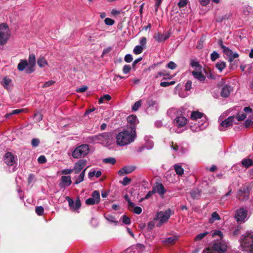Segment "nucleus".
Returning a JSON list of instances; mask_svg holds the SVG:
<instances>
[{"label": "nucleus", "instance_id": "8fccbe9b", "mask_svg": "<svg viewBox=\"0 0 253 253\" xmlns=\"http://www.w3.org/2000/svg\"><path fill=\"white\" fill-rule=\"evenodd\" d=\"M104 22L106 25H109V26H112L113 25L115 21L113 19L109 18H106L104 20Z\"/></svg>", "mask_w": 253, "mask_h": 253}, {"label": "nucleus", "instance_id": "a19ab883", "mask_svg": "<svg viewBox=\"0 0 253 253\" xmlns=\"http://www.w3.org/2000/svg\"><path fill=\"white\" fill-rule=\"evenodd\" d=\"M111 99V97L109 94H105L100 97L98 99V102L99 104L102 103L104 100L109 101Z\"/></svg>", "mask_w": 253, "mask_h": 253}, {"label": "nucleus", "instance_id": "bf43d9fd", "mask_svg": "<svg viewBox=\"0 0 253 253\" xmlns=\"http://www.w3.org/2000/svg\"><path fill=\"white\" fill-rule=\"evenodd\" d=\"M192 86V82L190 81H188L185 84V90H190Z\"/></svg>", "mask_w": 253, "mask_h": 253}, {"label": "nucleus", "instance_id": "5701e85b", "mask_svg": "<svg viewBox=\"0 0 253 253\" xmlns=\"http://www.w3.org/2000/svg\"><path fill=\"white\" fill-rule=\"evenodd\" d=\"M232 90V88L230 86L225 85L221 89V96L224 98L227 97L229 96Z\"/></svg>", "mask_w": 253, "mask_h": 253}, {"label": "nucleus", "instance_id": "de8ad7c7", "mask_svg": "<svg viewBox=\"0 0 253 253\" xmlns=\"http://www.w3.org/2000/svg\"><path fill=\"white\" fill-rule=\"evenodd\" d=\"M219 57V55L215 51H213L211 54V59L212 61H214L216 59Z\"/></svg>", "mask_w": 253, "mask_h": 253}, {"label": "nucleus", "instance_id": "2eb2a0df", "mask_svg": "<svg viewBox=\"0 0 253 253\" xmlns=\"http://www.w3.org/2000/svg\"><path fill=\"white\" fill-rule=\"evenodd\" d=\"M170 37V33L169 32H166L165 33H157L154 36V38L159 42H164Z\"/></svg>", "mask_w": 253, "mask_h": 253}, {"label": "nucleus", "instance_id": "dca6fc26", "mask_svg": "<svg viewBox=\"0 0 253 253\" xmlns=\"http://www.w3.org/2000/svg\"><path fill=\"white\" fill-rule=\"evenodd\" d=\"M86 161L85 160H80L75 164L74 171L76 173H79L84 167L85 166Z\"/></svg>", "mask_w": 253, "mask_h": 253}, {"label": "nucleus", "instance_id": "ea45409f", "mask_svg": "<svg viewBox=\"0 0 253 253\" xmlns=\"http://www.w3.org/2000/svg\"><path fill=\"white\" fill-rule=\"evenodd\" d=\"M116 161L115 158L112 157H109L107 158H105L103 159V162L104 163H108L110 164L111 165H114L116 163Z\"/></svg>", "mask_w": 253, "mask_h": 253}, {"label": "nucleus", "instance_id": "72a5a7b5", "mask_svg": "<svg viewBox=\"0 0 253 253\" xmlns=\"http://www.w3.org/2000/svg\"><path fill=\"white\" fill-rule=\"evenodd\" d=\"M105 218L110 222L117 223L118 221L115 217L110 213H106L105 214Z\"/></svg>", "mask_w": 253, "mask_h": 253}, {"label": "nucleus", "instance_id": "2f4dec72", "mask_svg": "<svg viewBox=\"0 0 253 253\" xmlns=\"http://www.w3.org/2000/svg\"><path fill=\"white\" fill-rule=\"evenodd\" d=\"M220 46L222 49H223V52L225 53V54L230 57L232 55V51L228 47H226L222 43L220 44Z\"/></svg>", "mask_w": 253, "mask_h": 253}, {"label": "nucleus", "instance_id": "9d476101", "mask_svg": "<svg viewBox=\"0 0 253 253\" xmlns=\"http://www.w3.org/2000/svg\"><path fill=\"white\" fill-rule=\"evenodd\" d=\"M36 56L34 54H30L28 57V67L25 69L26 74H31L35 70Z\"/></svg>", "mask_w": 253, "mask_h": 253}, {"label": "nucleus", "instance_id": "f03ea898", "mask_svg": "<svg viewBox=\"0 0 253 253\" xmlns=\"http://www.w3.org/2000/svg\"><path fill=\"white\" fill-rule=\"evenodd\" d=\"M139 123L136 116L131 115L127 117V145L134 141L137 137L136 126Z\"/></svg>", "mask_w": 253, "mask_h": 253}, {"label": "nucleus", "instance_id": "a211bd4d", "mask_svg": "<svg viewBox=\"0 0 253 253\" xmlns=\"http://www.w3.org/2000/svg\"><path fill=\"white\" fill-rule=\"evenodd\" d=\"M4 161L7 165L9 166L13 165L15 163L14 157L10 152L5 153Z\"/></svg>", "mask_w": 253, "mask_h": 253}, {"label": "nucleus", "instance_id": "cd10ccee", "mask_svg": "<svg viewBox=\"0 0 253 253\" xmlns=\"http://www.w3.org/2000/svg\"><path fill=\"white\" fill-rule=\"evenodd\" d=\"M190 65L192 67L195 68L194 71L202 70V66L198 61L195 60H191Z\"/></svg>", "mask_w": 253, "mask_h": 253}, {"label": "nucleus", "instance_id": "7c9ffc66", "mask_svg": "<svg viewBox=\"0 0 253 253\" xmlns=\"http://www.w3.org/2000/svg\"><path fill=\"white\" fill-rule=\"evenodd\" d=\"M177 240L176 236H171L165 239L163 242L166 244H171L174 243Z\"/></svg>", "mask_w": 253, "mask_h": 253}, {"label": "nucleus", "instance_id": "4d7b16f0", "mask_svg": "<svg viewBox=\"0 0 253 253\" xmlns=\"http://www.w3.org/2000/svg\"><path fill=\"white\" fill-rule=\"evenodd\" d=\"M212 237H215V236H219L221 238H222V236H223V234L222 233L219 231V230H214L212 233Z\"/></svg>", "mask_w": 253, "mask_h": 253}, {"label": "nucleus", "instance_id": "4be33fe9", "mask_svg": "<svg viewBox=\"0 0 253 253\" xmlns=\"http://www.w3.org/2000/svg\"><path fill=\"white\" fill-rule=\"evenodd\" d=\"M72 183V180L70 176H62L61 177V181L59 185L61 187L69 186Z\"/></svg>", "mask_w": 253, "mask_h": 253}, {"label": "nucleus", "instance_id": "c756f323", "mask_svg": "<svg viewBox=\"0 0 253 253\" xmlns=\"http://www.w3.org/2000/svg\"><path fill=\"white\" fill-rule=\"evenodd\" d=\"M173 168L175 172L178 175L181 176L183 174L184 170L181 166L178 164H175Z\"/></svg>", "mask_w": 253, "mask_h": 253}, {"label": "nucleus", "instance_id": "680f3d73", "mask_svg": "<svg viewBox=\"0 0 253 253\" xmlns=\"http://www.w3.org/2000/svg\"><path fill=\"white\" fill-rule=\"evenodd\" d=\"M253 124V121L251 119H247L245 121V125L246 127H249Z\"/></svg>", "mask_w": 253, "mask_h": 253}, {"label": "nucleus", "instance_id": "774afa93", "mask_svg": "<svg viewBox=\"0 0 253 253\" xmlns=\"http://www.w3.org/2000/svg\"><path fill=\"white\" fill-rule=\"evenodd\" d=\"M238 56H239V55L238 53H233L232 52V55H231V56L230 57V58L229 59V61L232 62L234 59L238 57Z\"/></svg>", "mask_w": 253, "mask_h": 253}, {"label": "nucleus", "instance_id": "b1692460", "mask_svg": "<svg viewBox=\"0 0 253 253\" xmlns=\"http://www.w3.org/2000/svg\"><path fill=\"white\" fill-rule=\"evenodd\" d=\"M192 74L195 79L200 81H204L206 79L202 73V70L193 71Z\"/></svg>", "mask_w": 253, "mask_h": 253}, {"label": "nucleus", "instance_id": "c03bdc74", "mask_svg": "<svg viewBox=\"0 0 253 253\" xmlns=\"http://www.w3.org/2000/svg\"><path fill=\"white\" fill-rule=\"evenodd\" d=\"M35 211L38 215H42L43 214L44 209L42 206L37 207Z\"/></svg>", "mask_w": 253, "mask_h": 253}, {"label": "nucleus", "instance_id": "6ab92c4d", "mask_svg": "<svg viewBox=\"0 0 253 253\" xmlns=\"http://www.w3.org/2000/svg\"><path fill=\"white\" fill-rule=\"evenodd\" d=\"M99 140L102 142L108 141L112 138V133L111 132L100 133L98 134Z\"/></svg>", "mask_w": 253, "mask_h": 253}, {"label": "nucleus", "instance_id": "6e6d98bb", "mask_svg": "<svg viewBox=\"0 0 253 253\" xmlns=\"http://www.w3.org/2000/svg\"><path fill=\"white\" fill-rule=\"evenodd\" d=\"M188 1L187 0H180L178 3V5L180 8L183 7L186 5Z\"/></svg>", "mask_w": 253, "mask_h": 253}, {"label": "nucleus", "instance_id": "37998d69", "mask_svg": "<svg viewBox=\"0 0 253 253\" xmlns=\"http://www.w3.org/2000/svg\"><path fill=\"white\" fill-rule=\"evenodd\" d=\"M143 48L144 47L142 46L136 45L133 49V53L135 54H139L142 52Z\"/></svg>", "mask_w": 253, "mask_h": 253}, {"label": "nucleus", "instance_id": "aec40b11", "mask_svg": "<svg viewBox=\"0 0 253 253\" xmlns=\"http://www.w3.org/2000/svg\"><path fill=\"white\" fill-rule=\"evenodd\" d=\"M249 193L248 190L244 188L241 189L238 194V198L241 201L246 200L249 198Z\"/></svg>", "mask_w": 253, "mask_h": 253}, {"label": "nucleus", "instance_id": "6e6552de", "mask_svg": "<svg viewBox=\"0 0 253 253\" xmlns=\"http://www.w3.org/2000/svg\"><path fill=\"white\" fill-rule=\"evenodd\" d=\"M249 217L247 209L241 208L236 211L235 218L238 222L244 223L248 219Z\"/></svg>", "mask_w": 253, "mask_h": 253}, {"label": "nucleus", "instance_id": "58836bf2", "mask_svg": "<svg viewBox=\"0 0 253 253\" xmlns=\"http://www.w3.org/2000/svg\"><path fill=\"white\" fill-rule=\"evenodd\" d=\"M11 80L9 79H7L6 77H4L2 81V84L3 86L6 88L7 89L8 87V85L9 84L11 83Z\"/></svg>", "mask_w": 253, "mask_h": 253}, {"label": "nucleus", "instance_id": "a18cd8bd", "mask_svg": "<svg viewBox=\"0 0 253 253\" xmlns=\"http://www.w3.org/2000/svg\"><path fill=\"white\" fill-rule=\"evenodd\" d=\"M208 232H205L199 234L197 236L195 237V240L196 241H199L204 238L207 234Z\"/></svg>", "mask_w": 253, "mask_h": 253}, {"label": "nucleus", "instance_id": "4c0bfd02", "mask_svg": "<svg viewBox=\"0 0 253 253\" xmlns=\"http://www.w3.org/2000/svg\"><path fill=\"white\" fill-rule=\"evenodd\" d=\"M142 105V101L141 100H139V101H136L134 104L132 106V108H131V110L132 111H136L138 110V109L139 108V107L141 106Z\"/></svg>", "mask_w": 253, "mask_h": 253}, {"label": "nucleus", "instance_id": "09e8293b", "mask_svg": "<svg viewBox=\"0 0 253 253\" xmlns=\"http://www.w3.org/2000/svg\"><path fill=\"white\" fill-rule=\"evenodd\" d=\"M246 118V115L242 113L241 114H238L237 116V117L235 118V120H237V121H241L245 120Z\"/></svg>", "mask_w": 253, "mask_h": 253}, {"label": "nucleus", "instance_id": "c9c22d12", "mask_svg": "<svg viewBox=\"0 0 253 253\" xmlns=\"http://www.w3.org/2000/svg\"><path fill=\"white\" fill-rule=\"evenodd\" d=\"M190 194L193 199H198L200 195V191L198 189H193L190 192Z\"/></svg>", "mask_w": 253, "mask_h": 253}, {"label": "nucleus", "instance_id": "052dcab7", "mask_svg": "<svg viewBox=\"0 0 253 253\" xmlns=\"http://www.w3.org/2000/svg\"><path fill=\"white\" fill-rule=\"evenodd\" d=\"M74 171L73 169H65L61 171L62 174H69Z\"/></svg>", "mask_w": 253, "mask_h": 253}, {"label": "nucleus", "instance_id": "f257e3e1", "mask_svg": "<svg viewBox=\"0 0 253 253\" xmlns=\"http://www.w3.org/2000/svg\"><path fill=\"white\" fill-rule=\"evenodd\" d=\"M183 112L184 110L182 108H171L167 112L170 118H175L173 123L178 128L185 126L187 123V119L183 116Z\"/></svg>", "mask_w": 253, "mask_h": 253}, {"label": "nucleus", "instance_id": "e2e57ef3", "mask_svg": "<svg viewBox=\"0 0 253 253\" xmlns=\"http://www.w3.org/2000/svg\"><path fill=\"white\" fill-rule=\"evenodd\" d=\"M54 83H55V82L53 81H49L48 82H45L43 84V87H46L50 86L52 85V84H53Z\"/></svg>", "mask_w": 253, "mask_h": 253}, {"label": "nucleus", "instance_id": "0e129e2a", "mask_svg": "<svg viewBox=\"0 0 253 253\" xmlns=\"http://www.w3.org/2000/svg\"><path fill=\"white\" fill-rule=\"evenodd\" d=\"M146 38L145 37H142L140 40V43L141 46H142L144 48L145 45L146 43Z\"/></svg>", "mask_w": 253, "mask_h": 253}, {"label": "nucleus", "instance_id": "a878e982", "mask_svg": "<svg viewBox=\"0 0 253 253\" xmlns=\"http://www.w3.org/2000/svg\"><path fill=\"white\" fill-rule=\"evenodd\" d=\"M37 64L38 66L41 68H42L44 67L45 65H48L47 61L45 59V58L42 56L40 57L38 59Z\"/></svg>", "mask_w": 253, "mask_h": 253}, {"label": "nucleus", "instance_id": "79ce46f5", "mask_svg": "<svg viewBox=\"0 0 253 253\" xmlns=\"http://www.w3.org/2000/svg\"><path fill=\"white\" fill-rule=\"evenodd\" d=\"M159 76H163L164 80L170 79L172 77L169 75V74L168 73H166L164 72H159L158 73L157 77Z\"/></svg>", "mask_w": 253, "mask_h": 253}, {"label": "nucleus", "instance_id": "f704fd0d", "mask_svg": "<svg viewBox=\"0 0 253 253\" xmlns=\"http://www.w3.org/2000/svg\"><path fill=\"white\" fill-rule=\"evenodd\" d=\"M86 169H84L79 175L78 177L77 178L75 184H78L83 181L84 180V177L85 175V171Z\"/></svg>", "mask_w": 253, "mask_h": 253}, {"label": "nucleus", "instance_id": "f3484780", "mask_svg": "<svg viewBox=\"0 0 253 253\" xmlns=\"http://www.w3.org/2000/svg\"><path fill=\"white\" fill-rule=\"evenodd\" d=\"M127 208L130 211L134 213L139 214L142 212V209L141 207L138 206H135V205L132 202L129 201L127 200Z\"/></svg>", "mask_w": 253, "mask_h": 253}, {"label": "nucleus", "instance_id": "3c124183", "mask_svg": "<svg viewBox=\"0 0 253 253\" xmlns=\"http://www.w3.org/2000/svg\"><path fill=\"white\" fill-rule=\"evenodd\" d=\"M40 141L38 138H33L31 141V144L33 147H36L39 146Z\"/></svg>", "mask_w": 253, "mask_h": 253}, {"label": "nucleus", "instance_id": "39448f33", "mask_svg": "<svg viewBox=\"0 0 253 253\" xmlns=\"http://www.w3.org/2000/svg\"><path fill=\"white\" fill-rule=\"evenodd\" d=\"M89 146L87 144H82L76 147L72 152V156L74 158L79 159L86 156L89 153Z\"/></svg>", "mask_w": 253, "mask_h": 253}, {"label": "nucleus", "instance_id": "9b49d317", "mask_svg": "<svg viewBox=\"0 0 253 253\" xmlns=\"http://www.w3.org/2000/svg\"><path fill=\"white\" fill-rule=\"evenodd\" d=\"M100 193L98 191H94L91 194V197L85 200L87 205H94L99 204L100 202Z\"/></svg>", "mask_w": 253, "mask_h": 253}, {"label": "nucleus", "instance_id": "5fc2aeb1", "mask_svg": "<svg viewBox=\"0 0 253 253\" xmlns=\"http://www.w3.org/2000/svg\"><path fill=\"white\" fill-rule=\"evenodd\" d=\"M38 161L40 164H44L46 162V159L44 156L42 155L38 158Z\"/></svg>", "mask_w": 253, "mask_h": 253}, {"label": "nucleus", "instance_id": "473e14b6", "mask_svg": "<svg viewBox=\"0 0 253 253\" xmlns=\"http://www.w3.org/2000/svg\"><path fill=\"white\" fill-rule=\"evenodd\" d=\"M226 66V63L224 61H219L216 64V67L220 71V72L225 68Z\"/></svg>", "mask_w": 253, "mask_h": 253}, {"label": "nucleus", "instance_id": "603ef678", "mask_svg": "<svg viewBox=\"0 0 253 253\" xmlns=\"http://www.w3.org/2000/svg\"><path fill=\"white\" fill-rule=\"evenodd\" d=\"M176 66V64L174 62L172 61H170L167 65V67L171 70L175 69Z\"/></svg>", "mask_w": 253, "mask_h": 253}, {"label": "nucleus", "instance_id": "864d4df0", "mask_svg": "<svg viewBox=\"0 0 253 253\" xmlns=\"http://www.w3.org/2000/svg\"><path fill=\"white\" fill-rule=\"evenodd\" d=\"M118 174L120 176H122L125 174H126V166L124 167L122 169L118 171Z\"/></svg>", "mask_w": 253, "mask_h": 253}, {"label": "nucleus", "instance_id": "0eeeda50", "mask_svg": "<svg viewBox=\"0 0 253 253\" xmlns=\"http://www.w3.org/2000/svg\"><path fill=\"white\" fill-rule=\"evenodd\" d=\"M214 249L208 248L204 250L203 253H217V252H224L227 248V244L224 242H220L214 245Z\"/></svg>", "mask_w": 253, "mask_h": 253}, {"label": "nucleus", "instance_id": "bb28decb", "mask_svg": "<svg viewBox=\"0 0 253 253\" xmlns=\"http://www.w3.org/2000/svg\"><path fill=\"white\" fill-rule=\"evenodd\" d=\"M133 253H141L144 250V246L143 245L138 244L132 248Z\"/></svg>", "mask_w": 253, "mask_h": 253}, {"label": "nucleus", "instance_id": "69168bd1", "mask_svg": "<svg viewBox=\"0 0 253 253\" xmlns=\"http://www.w3.org/2000/svg\"><path fill=\"white\" fill-rule=\"evenodd\" d=\"M35 118L37 121L40 122L42 119V115L40 113H37L35 114Z\"/></svg>", "mask_w": 253, "mask_h": 253}, {"label": "nucleus", "instance_id": "7ed1b4c3", "mask_svg": "<svg viewBox=\"0 0 253 253\" xmlns=\"http://www.w3.org/2000/svg\"><path fill=\"white\" fill-rule=\"evenodd\" d=\"M240 244L242 250L249 253H253V234L251 232H246L241 236Z\"/></svg>", "mask_w": 253, "mask_h": 253}, {"label": "nucleus", "instance_id": "f8f14e48", "mask_svg": "<svg viewBox=\"0 0 253 253\" xmlns=\"http://www.w3.org/2000/svg\"><path fill=\"white\" fill-rule=\"evenodd\" d=\"M116 142L118 145L125 146L126 145V130L119 132L116 136Z\"/></svg>", "mask_w": 253, "mask_h": 253}, {"label": "nucleus", "instance_id": "c85d7f7f", "mask_svg": "<svg viewBox=\"0 0 253 253\" xmlns=\"http://www.w3.org/2000/svg\"><path fill=\"white\" fill-rule=\"evenodd\" d=\"M243 166L245 168H249L253 165V160L250 159H244L242 161Z\"/></svg>", "mask_w": 253, "mask_h": 253}, {"label": "nucleus", "instance_id": "13d9d810", "mask_svg": "<svg viewBox=\"0 0 253 253\" xmlns=\"http://www.w3.org/2000/svg\"><path fill=\"white\" fill-rule=\"evenodd\" d=\"M170 147L174 152H177L178 150V146L176 143H174L173 142H171L170 143Z\"/></svg>", "mask_w": 253, "mask_h": 253}, {"label": "nucleus", "instance_id": "338daca9", "mask_svg": "<svg viewBox=\"0 0 253 253\" xmlns=\"http://www.w3.org/2000/svg\"><path fill=\"white\" fill-rule=\"evenodd\" d=\"M87 89L86 86H83L76 90L77 92H84Z\"/></svg>", "mask_w": 253, "mask_h": 253}, {"label": "nucleus", "instance_id": "393cba45", "mask_svg": "<svg viewBox=\"0 0 253 253\" xmlns=\"http://www.w3.org/2000/svg\"><path fill=\"white\" fill-rule=\"evenodd\" d=\"M26 67H28V61L26 60H21L18 64L17 69L19 71H22Z\"/></svg>", "mask_w": 253, "mask_h": 253}, {"label": "nucleus", "instance_id": "ddd939ff", "mask_svg": "<svg viewBox=\"0 0 253 253\" xmlns=\"http://www.w3.org/2000/svg\"><path fill=\"white\" fill-rule=\"evenodd\" d=\"M65 198L66 200L68 202L69 206L71 209L74 210H76L81 208V202L79 197H78L75 202L72 198L68 196H66Z\"/></svg>", "mask_w": 253, "mask_h": 253}, {"label": "nucleus", "instance_id": "e433bc0d", "mask_svg": "<svg viewBox=\"0 0 253 253\" xmlns=\"http://www.w3.org/2000/svg\"><path fill=\"white\" fill-rule=\"evenodd\" d=\"M220 219L218 214L216 212H213L211 214V218L210 219V222L212 223L214 221L219 220Z\"/></svg>", "mask_w": 253, "mask_h": 253}, {"label": "nucleus", "instance_id": "4468645a", "mask_svg": "<svg viewBox=\"0 0 253 253\" xmlns=\"http://www.w3.org/2000/svg\"><path fill=\"white\" fill-rule=\"evenodd\" d=\"M235 121V116L229 117L224 121H222V122L220 123L221 127L219 128V129L221 131H224V129H223V128H227L229 126H232L233 123H236Z\"/></svg>", "mask_w": 253, "mask_h": 253}, {"label": "nucleus", "instance_id": "412c9836", "mask_svg": "<svg viewBox=\"0 0 253 253\" xmlns=\"http://www.w3.org/2000/svg\"><path fill=\"white\" fill-rule=\"evenodd\" d=\"M153 190L155 193H158L160 195H164L166 193V190L162 183H157Z\"/></svg>", "mask_w": 253, "mask_h": 253}, {"label": "nucleus", "instance_id": "49530a36", "mask_svg": "<svg viewBox=\"0 0 253 253\" xmlns=\"http://www.w3.org/2000/svg\"><path fill=\"white\" fill-rule=\"evenodd\" d=\"M175 83V81H171L170 82H163L160 83V86L162 87H167L169 85L174 84Z\"/></svg>", "mask_w": 253, "mask_h": 253}, {"label": "nucleus", "instance_id": "423d86ee", "mask_svg": "<svg viewBox=\"0 0 253 253\" xmlns=\"http://www.w3.org/2000/svg\"><path fill=\"white\" fill-rule=\"evenodd\" d=\"M10 36L8 27L7 24H0V44H5Z\"/></svg>", "mask_w": 253, "mask_h": 253}, {"label": "nucleus", "instance_id": "20e7f679", "mask_svg": "<svg viewBox=\"0 0 253 253\" xmlns=\"http://www.w3.org/2000/svg\"><path fill=\"white\" fill-rule=\"evenodd\" d=\"M204 117V120H202V123L198 122V123L195 126H191V129L194 131H199L205 128L208 125V122L206 121V117H204V114L203 113L200 112L198 111H193L191 112L190 115V119L193 121L197 120L199 119H202Z\"/></svg>", "mask_w": 253, "mask_h": 253}, {"label": "nucleus", "instance_id": "1a4fd4ad", "mask_svg": "<svg viewBox=\"0 0 253 253\" xmlns=\"http://www.w3.org/2000/svg\"><path fill=\"white\" fill-rule=\"evenodd\" d=\"M171 212V210L170 209H168L165 211H161L157 213L156 217L154 218V220H158L159 221L160 224L158 226H160L163 223L167 221L170 217Z\"/></svg>", "mask_w": 253, "mask_h": 253}]
</instances>
